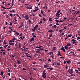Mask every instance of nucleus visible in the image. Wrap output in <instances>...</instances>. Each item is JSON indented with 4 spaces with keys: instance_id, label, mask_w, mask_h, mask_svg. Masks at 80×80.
<instances>
[{
    "instance_id": "obj_53",
    "label": "nucleus",
    "mask_w": 80,
    "mask_h": 80,
    "mask_svg": "<svg viewBox=\"0 0 80 80\" xmlns=\"http://www.w3.org/2000/svg\"><path fill=\"white\" fill-rule=\"evenodd\" d=\"M64 22V21H62V20H60V21H59V22Z\"/></svg>"
},
{
    "instance_id": "obj_41",
    "label": "nucleus",
    "mask_w": 80,
    "mask_h": 80,
    "mask_svg": "<svg viewBox=\"0 0 80 80\" xmlns=\"http://www.w3.org/2000/svg\"><path fill=\"white\" fill-rule=\"evenodd\" d=\"M55 22H56L57 23H58L59 22V21L58 20H55Z\"/></svg>"
},
{
    "instance_id": "obj_25",
    "label": "nucleus",
    "mask_w": 80,
    "mask_h": 80,
    "mask_svg": "<svg viewBox=\"0 0 80 80\" xmlns=\"http://www.w3.org/2000/svg\"><path fill=\"white\" fill-rule=\"evenodd\" d=\"M9 44L10 45H14V43L13 42L12 43H9Z\"/></svg>"
},
{
    "instance_id": "obj_39",
    "label": "nucleus",
    "mask_w": 80,
    "mask_h": 80,
    "mask_svg": "<svg viewBox=\"0 0 80 80\" xmlns=\"http://www.w3.org/2000/svg\"><path fill=\"white\" fill-rule=\"evenodd\" d=\"M6 17H7L8 18H10V17H9V16L7 14H6Z\"/></svg>"
},
{
    "instance_id": "obj_21",
    "label": "nucleus",
    "mask_w": 80,
    "mask_h": 80,
    "mask_svg": "<svg viewBox=\"0 0 80 80\" xmlns=\"http://www.w3.org/2000/svg\"><path fill=\"white\" fill-rule=\"evenodd\" d=\"M21 49H22V51H23V52H25V51H27V49H23L21 48Z\"/></svg>"
},
{
    "instance_id": "obj_18",
    "label": "nucleus",
    "mask_w": 80,
    "mask_h": 80,
    "mask_svg": "<svg viewBox=\"0 0 80 80\" xmlns=\"http://www.w3.org/2000/svg\"><path fill=\"white\" fill-rule=\"evenodd\" d=\"M12 5L11 6V7H13V2H14V0H12Z\"/></svg>"
},
{
    "instance_id": "obj_22",
    "label": "nucleus",
    "mask_w": 80,
    "mask_h": 80,
    "mask_svg": "<svg viewBox=\"0 0 80 80\" xmlns=\"http://www.w3.org/2000/svg\"><path fill=\"white\" fill-rule=\"evenodd\" d=\"M17 63H18V64H20V63H21L19 61H18V60H17Z\"/></svg>"
},
{
    "instance_id": "obj_32",
    "label": "nucleus",
    "mask_w": 80,
    "mask_h": 80,
    "mask_svg": "<svg viewBox=\"0 0 80 80\" xmlns=\"http://www.w3.org/2000/svg\"><path fill=\"white\" fill-rule=\"evenodd\" d=\"M28 23H32V22L29 19H28Z\"/></svg>"
},
{
    "instance_id": "obj_42",
    "label": "nucleus",
    "mask_w": 80,
    "mask_h": 80,
    "mask_svg": "<svg viewBox=\"0 0 80 80\" xmlns=\"http://www.w3.org/2000/svg\"><path fill=\"white\" fill-rule=\"evenodd\" d=\"M12 40H17V38H14L12 39Z\"/></svg>"
},
{
    "instance_id": "obj_19",
    "label": "nucleus",
    "mask_w": 80,
    "mask_h": 80,
    "mask_svg": "<svg viewBox=\"0 0 80 80\" xmlns=\"http://www.w3.org/2000/svg\"><path fill=\"white\" fill-rule=\"evenodd\" d=\"M55 48H56V47H54L52 48L53 50H53V51H55V50H56V49H55Z\"/></svg>"
},
{
    "instance_id": "obj_35",
    "label": "nucleus",
    "mask_w": 80,
    "mask_h": 80,
    "mask_svg": "<svg viewBox=\"0 0 80 80\" xmlns=\"http://www.w3.org/2000/svg\"><path fill=\"white\" fill-rule=\"evenodd\" d=\"M67 62V61L64 60V65H65L66 64V62Z\"/></svg>"
},
{
    "instance_id": "obj_55",
    "label": "nucleus",
    "mask_w": 80,
    "mask_h": 80,
    "mask_svg": "<svg viewBox=\"0 0 80 80\" xmlns=\"http://www.w3.org/2000/svg\"><path fill=\"white\" fill-rule=\"evenodd\" d=\"M71 20H72V21H73V20H74V18H71Z\"/></svg>"
},
{
    "instance_id": "obj_47",
    "label": "nucleus",
    "mask_w": 80,
    "mask_h": 80,
    "mask_svg": "<svg viewBox=\"0 0 80 80\" xmlns=\"http://www.w3.org/2000/svg\"><path fill=\"white\" fill-rule=\"evenodd\" d=\"M36 55L37 56L38 55V54H34V57H37Z\"/></svg>"
},
{
    "instance_id": "obj_57",
    "label": "nucleus",
    "mask_w": 80,
    "mask_h": 80,
    "mask_svg": "<svg viewBox=\"0 0 80 80\" xmlns=\"http://www.w3.org/2000/svg\"><path fill=\"white\" fill-rule=\"evenodd\" d=\"M39 16L40 17H42V15H40V14H39Z\"/></svg>"
},
{
    "instance_id": "obj_10",
    "label": "nucleus",
    "mask_w": 80,
    "mask_h": 80,
    "mask_svg": "<svg viewBox=\"0 0 80 80\" xmlns=\"http://www.w3.org/2000/svg\"><path fill=\"white\" fill-rule=\"evenodd\" d=\"M38 10V8H37L35 9V10H32V11H33V12H37V10Z\"/></svg>"
},
{
    "instance_id": "obj_59",
    "label": "nucleus",
    "mask_w": 80,
    "mask_h": 80,
    "mask_svg": "<svg viewBox=\"0 0 80 80\" xmlns=\"http://www.w3.org/2000/svg\"><path fill=\"white\" fill-rule=\"evenodd\" d=\"M65 68L66 69H67V68H68V66L67 65H66Z\"/></svg>"
},
{
    "instance_id": "obj_17",
    "label": "nucleus",
    "mask_w": 80,
    "mask_h": 80,
    "mask_svg": "<svg viewBox=\"0 0 80 80\" xmlns=\"http://www.w3.org/2000/svg\"><path fill=\"white\" fill-rule=\"evenodd\" d=\"M53 52H50L49 53H48V54H49L50 55H52V54H53Z\"/></svg>"
},
{
    "instance_id": "obj_44",
    "label": "nucleus",
    "mask_w": 80,
    "mask_h": 80,
    "mask_svg": "<svg viewBox=\"0 0 80 80\" xmlns=\"http://www.w3.org/2000/svg\"><path fill=\"white\" fill-rule=\"evenodd\" d=\"M80 13V11H78L76 12V14H79Z\"/></svg>"
},
{
    "instance_id": "obj_1",
    "label": "nucleus",
    "mask_w": 80,
    "mask_h": 80,
    "mask_svg": "<svg viewBox=\"0 0 80 80\" xmlns=\"http://www.w3.org/2000/svg\"><path fill=\"white\" fill-rule=\"evenodd\" d=\"M45 70H44L43 71L42 73V77H43V78H46V77H47V75H46V73L45 72Z\"/></svg>"
},
{
    "instance_id": "obj_61",
    "label": "nucleus",
    "mask_w": 80,
    "mask_h": 80,
    "mask_svg": "<svg viewBox=\"0 0 80 80\" xmlns=\"http://www.w3.org/2000/svg\"><path fill=\"white\" fill-rule=\"evenodd\" d=\"M9 25H12V22H10Z\"/></svg>"
},
{
    "instance_id": "obj_5",
    "label": "nucleus",
    "mask_w": 80,
    "mask_h": 80,
    "mask_svg": "<svg viewBox=\"0 0 80 80\" xmlns=\"http://www.w3.org/2000/svg\"><path fill=\"white\" fill-rule=\"evenodd\" d=\"M59 13V11H57V13H56V16L57 17H60V16H58V14Z\"/></svg>"
},
{
    "instance_id": "obj_2",
    "label": "nucleus",
    "mask_w": 80,
    "mask_h": 80,
    "mask_svg": "<svg viewBox=\"0 0 80 80\" xmlns=\"http://www.w3.org/2000/svg\"><path fill=\"white\" fill-rule=\"evenodd\" d=\"M38 25H36L35 27H34V29H32V30L33 32H35V30H36V29H37L38 28Z\"/></svg>"
},
{
    "instance_id": "obj_48",
    "label": "nucleus",
    "mask_w": 80,
    "mask_h": 80,
    "mask_svg": "<svg viewBox=\"0 0 80 80\" xmlns=\"http://www.w3.org/2000/svg\"><path fill=\"white\" fill-rule=\"evenodd\" d=\"M41 13H42V14H43V11H42V10H41Z\"/></svg>"
},
{
    "instance_id": "obj_64",
    "label": "nucleus",
    "mask_w": 80,
    "mask_h": 80,
    "mask_svg": "<svg viewBox=\"0 0 80 80\" xmlns=\"http://www.w3.org/2000/svg\"><path fill=\"white\" fill-rule=\"evenodd\" d=\"M32 6H31L30 7H29V9H32Z\"/></svg>"
},
{
    "instance_id": "obj_15",
    "label": "nucleus",
    "mask_w": 80,
    "mask_h": 80,
    "mask_svg": "<svg viewBox=\"0 0 80 80\" xmlns=\"http://www.w3.org/2000/svg\"><path fill=\"white\" fill-rule=\"evenodd\" d=\"M58 56L59 55H60L61 57H62V56L60 55V52L59 51L58 52Z\"/></svg>"
},
{
    "instance_id": "obj_50",
    "label": "nucleus",
    "mask_w": 80,
    "mask_h": 80,
    "mask_svg": "<svg viewBox=\"0 0 80 80\" xmlns=\"http://www.w3.org/2000/svg\"><path fill=\"white\" fill-rule=\"evenodd\" d=\"M48 62H52V61L51 60H50V58L48 59Z\"/></svg>"
},
{
    "instance_id": "obj_24",
    "label": "nucleus",
    "mask_w": 80,
    "mask_h": 80,
    "mask_svg": "<svg viewBox=\"0 0 80 80\" xmlns=\"http://www.w3.org/2000/svg\"><path fill=\"white\" fill-rule=\"evenodd\" d=\"M44 65V67H45L46 68H47V67H50L49 66H47L46 65Z\"/></svg>"
},
{
    "instance_id": "obj_23",
    "label": "nucleus",
    "mask_w": 80,
    "mask_h": 80,
    "mask_svg": "<svg viewBox=\"0 0 80 80\" xmlns=\"http://www.w3.org/2000/svg\"><path fill=\"white\" fill-rule=\"evenodd\" d=\"M42 46H39V47H36V48H42Z\"/></svg>"
},
{
    "instance_id": "obj_7",
    "label": "nucleus",
    "mask_w": 80,
    "mask_h": 80,
    "mask_svg": "<svg viewBox=\"0 0 80 80\" xmlns=\"http://www.w3.org/2000/svg\"><path fill=\"white\" fill-rule=\"evenodd\" d=\"M31 40L29 41V42H32V41H34V38H31L30 39Z\"/></svg>"
},
{
    "instance_id": "obj_60",
    "label": "nucleus",
    "mask_w": 80,
    "mask_h": 80,
    "mask_svg": "<svg viewBox=\"0 0 80 80\" xmlns=\"http://www.w3.org/2000/svg\"><path fill=\"white\" fill-rule=\"evenodd\" d=\"M18 46H19V48H20L21 47V45H20V44H18Z\"/></svg>"
},
{
    "instance_id": "obj_28",
    "label": "nucleus",
    "mask_w": 80,
    "mask_h": 80,
    "mask_svg": "<svg viewBox=\"0 0 80 80\" xmlns=\"http://www.w3.org/2000/svg\"><path fill=\"white\" fill-rule=\"evenodd\" d=\"M1 7L2 8H3L4 9H7L5 7L3 6H1Z\"/></svg>"
},
{
    "instance_id": "obj_38",
    "label": "nucleus",
    "mask_w": 80,
    "mask_h": 80,
    "mask_svg": "<svg viewBox=\"0 0 80 80\" xmlns=\"http://www.w3.org/2000/svg\"><path fill=\"white\" fill-rule=\"evenodd\" d=\"M37 50L39 51V52H40V51H41V49H40V48L39 49H38Z\"/></svg>"
},
{
    "instance_id": "obj_37",
    "label": "nucleus",
    "mask_w": 80,
    "mask_h": 80,
    "mask_svg": "<svg viewBox=\"0 0 80 80\" xmlns=\"http://www.w3.org/2000/svg\"><path fill=\"white\" fill-rule=\"evenodd\" d=\"M15 33L16 35H19V33H18L17 32H16Z\"/></svg>"
},
{
    "instance_id": "obj_33",
    "label": "nucleus",
    "mask_w": 80,
    "mask_h": 80,
    "mask_svg": "<svg viewBox=\"0 0 80 80\" xmlns=\"http://www.w3.org/2000/svg\"><path fill=\"white\" fill-rule=\"evenodd\" d=\"M22 27L23 26H22V25H20V26H19V27H18V28H21V27Z\"/></svg>"
},
{
    "instance_id": "obj_52",
    "label": "nucleus",
    "mask_w": 80,
    "mask_h": 80,
    "mask_svg": "<svg viewBox=\"0 0 80 80\" xmlns=\"http://www.w3.org/2000/svg\"><path fill=\"white\" fill-rule=\"evenodd\" d=\"M62 29H61V30L59 31L60 33H61L62 32Z\"/></svg>"
},
{
    "instance_id": "obj_9",
    "label": "nucleus",
    "mask_w": 80,
    "mask_h": 80,
    "mask_svg": "<svg viewBox=\"0 0 80 80\" xmlns=\"http://www.w3.org/2000/svg\"><path fill=\"white\" fill-rule=\"evenodd\" d=\"M67 63L68 64H70V63H71V61L69 60L68 61H67Z\"/></svg>"
},
{
    "instance_id": "obj_11",
    "label": "nucleus",
    "mask_w": 80,
    "mask_h": 80,
    "mask_svg": "<svg viewBox=\"0 0 80 80\" xmlns=\"http://www.w3.org/2000/svg\"><path fill=\"white\" fill-rule=\"evenodd\" d=\"M48 32H50V33H52V32H53V30H48Z\"/></svg>"
},
{
    "instance_id": "obj_56",
    "label": "nucleus",
    "mask_w": 80,
    "mask_h": 80,
    "mask_svg": "<svg viewBox=\"0 0 80 80\" xmlns=\"http://www.w3.org/2000/svg\"><path fill=\"white\" fill-rule=\"evenodd\" d=\"M36 53H40V52H39L37 50V51H36Z\"/></svg>"
},
{
    "instance_id": "obj_8",
    "label": "nucleus",
    "mask_w": 80,
    "mask_h": 80,
    "mask_svg": "<svg viewBox=\"0 0 80 80\" xmlns=\"http://www.w3.org/2000/svg\"><path fill=\"white\" fill-rule=\"evenodd\" d=\"M25 18H25V20H28V19L29 18L28 17V15H26Z\"/></svg>"
},
{
    "instance_id": "obj_63",
    "label": "nucleus",
    "mask_w": 80,
    "mask_h": 80,
    "mask_svg": "<svg viewBox=\"0 0 80 80\" xmlns=\"http://www.w3.org/2000/svg\"><path fill=\"white\" fill-rule=\"evenodd\" d=\"M80 37H78V40H80Z\"/></svg>"
},
{
    "instance_id": "obj_31",
    "label": "nucleus",
    "mask_w": 80,
    "mask_h": 80,
    "mask_svg": "<svg viewBox=\"0 0 80 80\" xmlns=\"http://www.w3.org/2000/svg\"><path fill=\"white\" fill-rule=\"evenodd\" d=\"M49 22H52V18H49Z\"/></svg>"
},
{
    "instance_id": "obj_45",
    "label": "nucleus",
    "mask_w": 80,
    "mask_h": 80,
    "mask_svg": "<svg viewBox=\"0 0 80 80\" xmlns=\"http://www.w3.org/2000/svg\"><path fill=\"white\" fill-rule=\"evenodd\" d=\"M28 57H29L30 58L32 59V56H29L28 55L27 56Z\"/></svg>"
},
{
    "instance_id": "obj_43",
    "label": "nucleus",
    "mask_w": 80,
    "mask_h": 80,
    "mask_svg": "<svg viewBox=\"0 0 80 80\" xmlns=\"http://www.w3.org/2000/svg\"><path fill=\"white\" fill-rule=\"evenodd\" d=\"M25 54H26V56H27H27H28V53H26V52H25Z\"/></svg>"
},
{
    "instance_id": "obj_6",
    "label": "nucleus",
    "mask_w": 80,
    "mask_h": 80,
    "mask_svg": "<svg viewBox=\"0 0 80 80\" xmlns=\"http://www.w3.org/2000/svg\"><path fill=\"white\" fill-rule=\"evenodd\" d=\"M57 28V25H55L52 27V28Z\"/></svg>"
},
{
    "instance_id": "obj_27",
    "label": "nucleus",
    "mask_w": 80,
    "mask_h": 80,
    "mask_svg": "<svg viewBox=\"0 0 80 80\" xmlns=\"http://www.w3.org/2000/svg\"><path fill=\"white\" fill-rule=\"evenodd\" d=\"M10 42H11V43H12V42H14V41H13V39L10 40V42H9V43Z\"/></svg>"
},
{
    "instance_id": "obj_54",
    "label": "nucleus",
    "mask_w": 80,
    "mask_h": 80,
    "mask_svg": "<svg viewBox=\"0 0 80 80\" xmlns=\"http://www.w3.org/2000/svg\"><path fill=\"white\" fill-rule=\"evenodd\" d=\"M58 18H59V17L55 18L54 19L55 20H56V19H57V20H58Z\"/></svg>"
},
{
    "instance_id": "obj_14",
    "label": "nucleus",
    "mask_w": 80,
    "mask_h": 80,
    "mask_svg": "<svg viewBox=\"0 0 80 80\" xmlns=\"http://www.w3.org/2000/svg\"><path fill=\"white\" fill-rule=\"evenodd\" d=\"M32 35L33 36V37H34L35 38H36V36L35 35V34H34V33H32Z\"/></svg>"
},
{
    "instance_id": "obj_3",
    "label": "nucleus",
    "mask_w": 80,
    "mask_h": 80,
    "mask_svg": "<svg viewBox=\"0 0 80 80\" xmlns=\"http://www.w3.org/2000/svg\"><path fill=\"white\" fill-rule=\"evenodd\" d=\"M68 72L70 74H72L73 73V69H69Z\"/></svg>"
},
{
    "instance_id": "obj_29",
    "label": "nucleus",
    "mask_w": 80,
    "mask_h": 80,
    "mask_svg": "<svg viewBox=\"0 0 80 80\" xmlns=\"http://www.w3.org/2000/svg\"><path fill=\"white\" fill-rule=\"evenodd\" d=\"M8 45H6L5 46H4V48H7V47H8Z\"/></svg>"
},
{
    "instance_id": "obj_46",
    "label": "nucleus",
    "mask_w": 80,
    "mask_h": 80,
    "mask_svg": "<svg viewBox=\"0 0 80 80\" xmlns=\"http://www.w3.org/2000/svg\"><path fill=\"white\" fill-rule=\"evenodd\" d=\"M3 71L1 72L0 74H1V75H3Z\"/></svg>"
},
{
    "instance_id": "obj_20",
    "label": "nucleus",
    "mask_w": 80,
    "mask_h": 80,
    "mask_svg": "<svg viewBox=\"0 0 80 80\" xmlns=\"http://www.w3.org/2000/svg\"><path fill=\"white\" fill-rule=\"evenodd\" d=\"M6 42V41L5 40H4L3 43L4 44H5V45H7V42Z\"/></svg>"
},
{
    "instance_id": "obj_40",
    "label": "nucleus",
    "mask_w": 80,
    "mask_h": 80,
    "mask_svg": "<svg viewBox=\"0 0 80 80\" xmlns=\"http://www.w3.org/2000/svg\"><path fill=\"white\" fill-rule=\"evenodd\" d=\"M52 65H57V64H56V63H52Z\"/></svg>"
},
{
    "instance_id": "obj_13",
    "label": "nucleus",
    "mask_w": 80,
    "mask_h": 80,
    "mask_svg": "<svg viewBox=\"0 0 80 80\" xmlns=\"http://www.w3.org/2000/svg\"><path fill=\"white\" fill-rule=\"evenodd\" d=\"M66 45H67L68 47V46H71V45H72V44L70 43H68Z\"/></svg>"
},
{
    "instance_id": "obj_36",
    "label": "nucleus",
    "mask_w": 80,
    "mask_h": 80,
    "mask_svg": "<svg viewBox=\"0 0 80 80\" xmlns=\"http://www.w3.org/2000/svg\"><path fill=\"white\" fill-rule=\"evenodd\" d=\"M28 26H27V25H25V28L26 29H27V28H28Z\"/></svg>"
},
{
    "instance_id": "obj_49",
    "label": "nucleus",
    "mask_w": 80,
    "mask_h": 80,
    "mask_svg": "<svg viewBox=\"0 0 80 80\" xmlns=\"http://www.w3.org/2000/svg\"><path fill=\"white\" fill-rule=\"evenodd\" d=\"M57 65H58L60 66V65H61V64H60V63H57Z\"/></svg>"
},
{
    "instance_id": "obj_16",
    "label": "nucleus",
    "mask_w": 80,
    "mask_h": 80,
    "mask_svg": "<svg viewBox=\"0 0 80 80\" xmlns=\"http://www.w3.org/2000/svg\"><path fill=\"white\" fill-rule=\"evenodd\" d=\"M20 25H21V26L23 27L24 25L23 22H21L20 23Z\"/></svg>"
},
{
    "instance_id": "obj_51",
    "label": "nucleus",
    "mask_w": 80,
    "mask_h": 80,
    "mask_svg": "<svg viewBox=\"0 0 80 80\" xmlns=\"http://www.w3.org/2000/svg\"><path fill=\"white\" fill-rule=\"evenodd\" d=\"M68 37H72V35L70 34L68 36Z\"/></svg>"
},
{
    "instance_id": "obj_58",
    "label": "nucleus",
    "mask_w": 80,
    "mask_h": 80,
    "mask_svg": "<svg viewBox=\"0 0 80 80\" xmlns=\"http://www.w3.org/2000/svg\"><path fill=\"white\" fill-rule=\"evenodd\" d=\"M5 24H6V25H7L8 24V22H5Z\"/></svg>"
},
{
    "instance_id": "obj_26",
    "label": "nucleus",
    "mask_w": 80,
    "mask_h": 80,
    "mask_svg": "<svg viewBox=\"0 0 80 80\" xmlns=\"http://www.w3.org/2000/svg\"><path fill=\"white\" fill-rule=\"evenodd\" d=\"M72 42H76L77 41V40L74 39H72L71 40Z\"/></svg>"
},
{
    "instance_id": "obj_4",
    "label": "nucleus",
    "mask_w": 80,
    "mask_h": 80,
    "mask_svg": "<svg viewBox=\"0 0 80 80\" xmlns=\"http://www.w3.org/2000/svg\"><path fill=\"white\" fill-rule=\"evenodd\" d=\"M61 50H62L64 52H65V50L64 48V47H62V48H61Z\"/></svg>"
},
{
    "instance_id": "obj_30",
    "label": "nucleus",
    "mask_w": 80,
    "mask_h": 80,
    "mask_svg": "<svg viewBox=\"0 0 80 80\" xmlns=\"http://www.w3.org/2000/svg\"><path fill=\"white\" fill-rule=\"evenodd\" d=\"M43 21H40V22L38 23V24H40V23H42Z\"/></svg>"
},
{
    "instance_id": "obj_62",
    "label": "nucleus",
    "mask_w": 80,
    "mask_h": 80,
    "mask_svg": "<svg viewBox=\"0 0 80 80\" xmlns=\"http://www.w3.org/2000/svg\"><path fill=\"white\" fill-rule=\"evenodd\" d=\"M2 54H3V55H5L6 54L5 52H2Z\"/></svg>"
},
{
    "instance_id": "obj_34",
    "label": "nucleus",
    "mask_w": 80,
    "mask_h": 80,
    "mask_svg": "<svg viewBox=\"0 0 80 80\" xmlns=\"http://www.w3.org/2000/svg\"><path fill=\"white\" fill-rule=\"evenodd\" d=\"M43 20L44 22H45V21H46V19L45 18H43Z\"/></svg>"
},
{
    "instance_id": "obj_12",
    "label": "nucleus",
    "mask_w": 80,
    "mask_h": 80,
    "mask_svg": "<svg viewBox=\"0 0 80 80\" xmlns=\"http://www.w3.org/2000/svg\"><path fill=\"white\" fill-rule=\"evenodd\" d=\"M64 48H65V49H66V50H68V46H67V45H66V46L64 47Z\"/></svg>"
}]
</instances>
